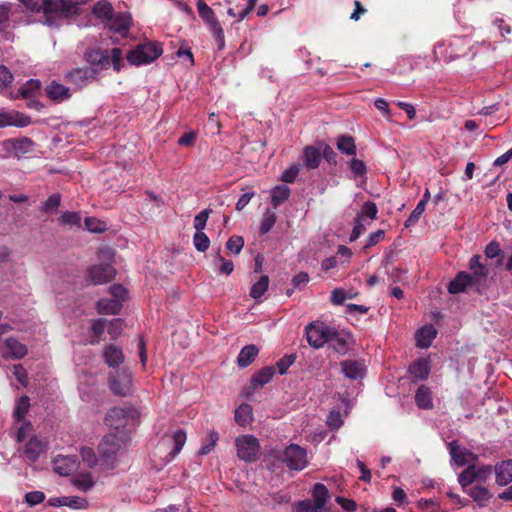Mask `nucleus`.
<instances>
[{
	"label": "nucleus",
	"instance_id": "obj_59",
	"mask_svg": "<svg viewBox=\"0 0 512 512\" xmlns=\"http://www.w3.org/2000/svg\"><path fill=\"white\" fill-rule=\"evenodd\" d=\"M349 168L354 174V177L363 176L367 170L365 163L362 160L356 158L350 160Z\"/></svg>",
	"mask_w": 512,
	"mask_h": 512
},
{
	"label": "nucleus",
	"instance_id": "obj_21",
	"mask_svg": "<svg viewBox=\"0 0 512 512\" xmlns=\"http://www.w3.org/2000/svg\"><path fill=\"white\" fill-rule=\"evenodd\" d=\"M46 445L43 441L38 439L37 437L31 438L23 449L24 457L29 462L36 461L42 453L45 452Z\"/></svg>",
	"mask_w": 512,
	"mask_h": 512
},
{
	"label": "nucleus",
	"instance_id": "obj_20",
	"mask_svg": "<svg viewBox=\"0 0 512 512\" xmlns=\"http://www.w3.org/2000/svg\"><path fill=\"white\" fill-rule=\"evenodd\" d=\"M107 23L111 31L119 33L122 36H126L131 25V17L127 13H118L116 15H112L111 19H109Z\"/></svg>",
	"mask_w": 512,
	"mask_h": 512
},
{
	"label": "nucleus",
	"instance_id": "obj_14",
	"mask_svg": "<svg viewBox=\"0 0 512 512\" xmlns=\"http://www.w3.org/2000/svg\"><path fill=\"white\" fill-rule=\"evenodd\" d=\"M96 70L91 67L75 68L65 74V79L72 83L77 90L85 87L90 80L94 79Z\"/></svg>",
	"mask_w": 512,
	"mask_h": 512
},
{
	"label": "nucleus",
	"instance_id": "obj_58",
	"mask_svg": "<svg viewBox=\"0 0 512 512\" xmlns=\"http://www.w3.org/2000/svg\"><path fill=\"white\" fill-rule=\"evenodd\" d=\"M218 433L216 431H211L209 433V442L207 444H203L200 448L198 454L199 455H207L209 454L216 446L218 442Z\"/></svg>",
	"mask_w": 512,
	"mask_h": 512
},
{
	"label": "nucleus",
	"instance_id": "obj_35",
	"mask_svg": "<svg viewBox=\"0 0 512 512\" xmlns=\"http://www.w3.org/2000/svg\"><path fill=\"white\" fill-rule=\"evenodd\" d=\"M290 189L286 185H278L271 191V202L273 206L276 208L285 201L288 200L290 196Z\"/></svg>",
	"mask_w": 512,
	"mask_h": 512
},
{
	"label": "nucleus",
	"instance_id": "obj_39",
	"mask_svg": "<svg viewBox=\"0 0 512 512\" xmlns=\"http://www.w3.org/2000/svg\"><path fill=\"white\" fill-rule=\"evenodd\" d=\"M81 220H82V218H81L80 213L70 212V211L63 212L58 219L59 224H61L63 226H68L70 228H73V227L80 228Z\"/></svg>",
	"mask_w": 512,
	"mask_h": 512
},
{
	"label": "nucleus",
	"instance_id": "obj_26",
	"mask_svg": "<svg viewBox=\"0 0 512 512\" xmlns=\"http://www.w3.org/2000/svg\"><path fill=\"white\" fill-rule=\"evenodd\" d=\"M76 469V458L72 456L59 457L54 461V470L62 476L71 474Z\"/></svg>",
	"mask_w": 512,
	"mask_h": 512
},
{
	"label": "nucleus",
	"instance_id": "obj_19",
	"mask_svg": "<svg viewBox=\"0 0 512 512\" xmlns=\"http://www.w3.org/2000/svg\"><path fill=\"white\" fill-rule=\"evenodd\" d=\"M115 275V269L109 264L95 265L89 269V278L94 284L110 281Z\"/></svg>",
	"mask_w": 512,
	"mask_h": 512
},
{
	"label": "nucleus",
	"instance_id": "obj_38",
	"mask_svg": "<svg viewBox=\"0 0 512 512\" xmlns=\"http://www.w3.org/2000/svg\"><path fill=\"white\" fill-rule=\"evenodd\" d=\"M469 495L476 501L480 506H485L488 500L491 498V494L486 487L476 485L469 491Z\"/></svg>",
	"mask_w": 512,
	"mask_h": 512
},
{
	"label": "nucleus",
	"instance_id": "obj_23",
	"mask_svg": "<svg viewBox=\"0 0 512 512\" xmlns=\"http://www.w3.org/2000/svg\"><path fill=\"white\" fill-rule=\"evenodd\" d=\"M496 482L505 486L512 481V459L506 460L495 466Z\"/></svg>",
	"mask_w": 512,
	"mask_h": 512
},
{
	"label": "nucleus",
	"instance_id": "obj_63",
	"mask_svg": "<svg viewBox=\"0 0 512 512\" xmlns=\"http://www.w3.org/2000/svg\"><path fill=\"white\" fill-rule=\"evenodd\" d=\"M12 80V73L5 66L0 65V91L6 89Z\"/></svg>",
	"mask_w": 512,
	"mask_h": 512
},
{
	"label": "nucleus",
	"instance_id": "obj_41",
	"mask_svg": "<svg viewBox=\"0 0 512 512\" xmlns=\"http://www.w3.org/2000/svg\"><path fill=\"white\" fill-rule=\"evenodd\" d=\"M269 286V277L262 275L259 280L251 287L250 296L253 299H259L267 291Z\"/></svg>",
	"mask_w": 512,
	"mask_h": 512
},
{
	"label": "nucleus",
	"instance_id": "obj_57",
	"mask_svg": "<svg viewBox=\"0 0 512 512\" xmlns=\"http://www.w3.org/2000/svg\"><path fill=\"white\" fill-rule=\"evenodd\" d=\"M425 208H426V206L423 204V202H419L417 204V206L415 207V209L411 212L408 219L405 221V227H410V226L415 225L417 223V221L419 220L420 216L425 211Z\"/></svg>",
	"mask_w": 512,
	"mask_h": 512
},
{
	"label": "nucleus",
	"instance_id": "obj_13",
	"mask_svg": "<svg viewBox=\"0 0 512 512\" xmlns=\"http://www.w3.org/2000/svg\"><path fill=\"white\" fill-rule=\"evenodd\" d=\"M448 449L452 460L458 466L474 464L478 458L471 450L460 446L456 440L448 443Z\"/></svg>",
	"mask_w": 512,
	"mask_h": 512
},
{
	"label": "nucleus",
	"instance_id": "obj_8",
	"mask_svg": "<svg viewBox=\"0 0 512 512\" xmlns=\"http://www.w3.org/2000/svg\"><path fill=\"white\" fill-rule=\"evenodd\" d=\"M89 0H52V18L58 26L64 18L75 15L79 11V6Z\"/></svg>",
	"mask_w": 512,
	"mask_h": 512
},
{
	"label": "nucleus",
	"instance_id": "obj_51",
	"mask_svg": "<svg viewBox=\"0 0 512 512\" xmlns=\"http://www.w3.org/2000/svg\"><path fill=\"white\" fill-rule=\"evenodd\" d=\"M193 244L197 251L205 252L209 248L210 240L204 232H195Z\"/></svg>",
	"mask_w": 512,
	"mask_h": 512
},
{
	"label": "nucleus",
	"instance_id": "obj_4",
	"mask_svg": "<svg viewBox=\"0 0 512 512\" xmlns=\"http://www.w3.org/2000/svg\"><path fill=\"white\" fill-rule=\"evenodd\" d=\"M136 417V411L131 408L113 407L111 408L105 417V423L111 429L121 432V429H125L130 425Z\"/></svg>",
	"mask_w": 512,
	"mask_h": 512
},
{
	"label": "nucleus",
	"instance_id": "obj_12",
	"mask_svg": "<svg viewBox=\"0 0 512 512\" xmlns=\"http://www.w3.org/2000/svg\"><path fill=\"white\" fill-rule=\"evenodd\" d=\"M4 149L15 157L31 153L34 150L35 143L28 137L11 138L3 142Z\"/></svg>",
	"mask_w": 512,
	"mask_h": 512
},
{
	"label": "nucleus",
	"instance_id": "obj_29",
	"mask_svg": "<svg viewBox=\"0 0 512 512\" xmlns=\"http://www.w3.org/2000/svg\"><path fill=\"white\" fill-rule=\"evenodd\" d=\"M104 360L110 367H115L121 364L124 360L122 350L114 345H109L104 349Z\"/></svg>",
	"mask_w": 512,
	"mask_h": 512
},
{
	"label": "nucleus",
	"instance_id": "obj_52",
	"mask_svg": "<svg viewBox=\"0 0 512 512\" xmlns=\"http://www.w3.org/2000/svg\"><path fill=\"white\" fill-rule=\"evenodd\" d=\"M85 226L88 231L93 233H102L107 229L105 222L94 217H87L85 219Z\"/></svg>",
	"mask_w": 512,
	"mask_h": 512
},
{
	"label": "nucleus",
	"instance_id": "obj_62",
	"mask_svg": "<svg viewBox=\"0 0 512 512\" xmlns=\"http://www.w3.org/2000/svg\"><path fill=\"white\" fill-rule=\"evenodd\" d=\"M25 500L29 506H35L45 500V494L41 491H31L26 493Z\"/></svg>",
	"mask_w": 512,
	"mask_h": 512
},
{
	"label": "nucleus",
	"instance_id": "obj_28",
	"mask_svg": "<svg viewBox=\"0 0 512 512\" xmlns=\"http://www.w3.org/2000/svg\"><path fill=\"white\" fill-rule=\"evenodd\" d=\"M258 352V348L253 344L244 346L237 357L238 365L242 368L248 367L254 361Z\"/></svg>",
	"mask_w": 512,
	"mask_h": 512
},
{
	"label": "nucleus",
	"instance_id": "obj_32",
	"mask_svg": "<svg viewBox=\"0 0 512 512\" xmlns=\"http://www.w3.org/2000/svg\"><path fill=\"white\" fill-rule=\"evenodd\" d=\"M275 373V369L272 366H266L261 368L252 376V385L254 388L257 386H264L272 379Z\"/></svg>",
	"mask_w": 512,
	"mask_h": 512
},
{
	"label": "nucleus",
	"instance_id": "obj_60",
	"mask_svg": "<svg viewBox=\"0 0 512 512\" xmlns=\"http://www.w3.org/2000/svg\"><path fill=\"white\" fill-rule=\"evenodd\" d=\"M124 327V323L122 319H113L109 322L108 333L110 334L112 339H117Z\"/></svg>",
	"mask_w": 512,
	"mask_h": 512
},
{
	"label": "nucleus",
	"instance_id": "obj_11",
	"mask_svg": "<svg viewBox=\"0 0 512 512\" xmlns=\"http://www.w3.org/2000/svg\"><path fill=\"white\" fill-rule=\"evenodd\" d=\"M20 2L32 12H43V23L50 27H58L52 18V0H20Z\"/></svg>",
	"mask_w": 512,
	"mask_h": 512
},
{
	"label": "nucleus",
	"instance_id": "obj_5",
	"mask_svg": "<svg viewBox=\"0 0 512 512\" xmlns=\"http://www.w3.org/2000/svg\"><path fill=\"white\" fill-rule=\"evenodd\" d=\"M109 388L117 396H127L132 389V374L126 369H117L109 376Z\"/></svg>",
	"mask_w": 512,
	"mask_h": 512
},
{
	"label": "nucleus",
	"instance_id": "obj_50",
	"mask_svg": "<svg viewBox=\"0 0 512 512\" xmlns=\"http://www.w3.org/2000/svg\"><path fill=\"white\" fill-rule=\"evenodd\" d=\"M199 16L205 21L206 24L216 20L214 11L203 1L198 0L197 3Z\"/></svg>",
	"mask_w": 512,
	"mask_h": 512
},
{
	"label": "nucleus",
	"instance_id": "obj_3",
	"mask_svg": "<svg viewBox=\"0 0 512 512\" xmlns=\"http://www.w3.org/2000/svg\"><path fill=\"white\" fill-rule=\"evenodd\" d=\"M235 446L237 456L245 462H254L258 459L260 453V444L253 435H242L236 438Z\"/></svg>",
	"mask_w": 512,
	"mask_h": 512
},
{
	"label": "nucleus",
	"instance_id": "obj_44",
	"mask_svg": "<svg viewBox=\"0 0 512 512\" xmlns=\"http://www.w3.org/2000/svg\"><path fill=\"white\" fill-rule=\"evenodd\" d=\"M30 407V400L28 396H22L18 399L15 409H14V417L17 421H21L24 419L28 409Z\"/></svg>",
	"mask_w": 512,
	"mask_h": 512
},
{
	"label": "nucleus",
	"instance_id": "obj_40",
	"mask_svg": "<svg viewBox=\"0 0 512 512\" xmlns=\"http://www.w3.org/2000/svg\"><path fill=\"white\" fill-rule=\"evenodd\" d=\"M235 421L245 426L252 421V408L249 404H241L235 411Z\"/></svg>",
	"mask_w": 512,
	"mask_h": 512
},
{
	"label": "nucleus",
	"instance_id": "obj_42",
	"mask_svg": "<svg viewBox=\"0 0 512 512\" xmlns=\"http://www.w3.org/2000/svg\"><path fill=\"white\" fill-rule=\"evenodd\" d=\"M214 265L217 267L218 272L225 275H230L234 270V264L231 260H227L220 255V248L214 259Z\"/></svg>",
	"mask_w": 512,
	"mask_h": 512
},
{
	"label": "nucleus",
	"instance_id": "obj_53",
	"mask_svg": "<svg viewBox=\"0 0 512 512\" xmlns=\"http://www.w3.org/2000/svg\"><path fill=\"white\" fill-rule=\"evenodd\" d=\"M378 208L376 204L372 201H367L363 204L361 211L358 213L357 217H361L363 220L364 217H368L370 219H375L377 217Z\"/></svg>",
	"mask_w": 512,
	"mask_h": 512
},
{
	"label": "nucleus",
	"instance_id": "obj_64",
	"mask_svg": "<svg viewBox=\"0 0 512 512\" xmlns=\"http://www.w3.org/2000/svg\"><path fill=\"white\" fill-rule=\"evenodd\" d=\"M295 356L294 355H286L281 358L277 363V369L279 374L283 375L287 372L288 368L294 363Z\"/></svg>",
	"mask_w": 512,
	"mask_h": 512
},
{
	"label": "nucleus",
	"instance_id": "obj_46",
	"mask_svg": "<svg viewBox=\"0 0 512 512\" xmlns=\"http://www.w3.org/2000/svg\"><path fill=\"white\" fill-rule=\"evenodd\" d=\"M73 484L79 490L86 492L93 487L94 481L90 474H80L73 479Z\"/></svg>",
	"mask_w": 512,
	"mask_h": 512
},
{
	"label": "nucleus",
	"instance_id": "obj_54",
	"mask_svg": "<svg viewBox=\"0 0 512 512\" xmlns=\"http://www.w3.org/2000/svg\"><path fill=\"white\" fill-rule=\"evenodd\" d=\"M211 212V209H204L194 217L193 226L196 232H203Z\"/></svg>",
	"mask_w": 512,
	"mask_h": 512
},
{
	"label": "nucleus",
	"instance_id": "obj_47",
	"mask_svg": "<svg viewBox=\"0 0 512 512\" xmlns=\"http://www.w3.org/2000/svg\"><path fill=\"white\" fill-rule=\"evenodd\" d=\"M172 440L174 447L173 450L170 452V455L174 457L182 450L186 442V433L183 430L178 429L173 433Z\"/></svg>",
	"mask_w": 512,
	"mask_h": 512
},
{
	"label": "nucleus",
	"instance_id": "obj_22",
	"mask_svg": "<svg viewBox=\"0 0 512 512\" xmlns=\"http://www.w3.org/2000/svg\"><path fill=\"white\" fill-rule=\"evenodd\" d=\"M468 288L473 289V286L469 278V273L464 271L459 272L448 285V291L451 294L464 292Z\"/></svg>",
	"mask_w": 512,
	"mask_h": 512
},
{
	"label": "nucleus",
	"instance_id": "obj_56",
	"mask_svg": "<svg viewBox=\"0 0 512 512\" xmlns=\"http://www.w3.org/2000/svg\"><path fill=\"white\" fill-rule=\"evenodd\" d=\"M244 246V240L241 236H232L226 242V248L233 254H239Z\"/></svg>",
	"mask_w": 512,
	"mask_h": 512
},
{
	"label": "nucleus",
	"instance_id": "obj_16",
	"mask_svg": "<svg viewBox=\"0 0 512 512\" xmlns=\"http://www.w3.org/2000/svg\"><path fill=\"white\" fill-rule=\"evenodd\" d=\"M31 124V118L15 110L0 109V128L15 126L26 127Z\"/></svg>",
	"mask_w": 512,
	"mask_h": 512
},
{
	"label": "nucleus",
	"instance_id": "obj_15",
	"mask_svg": "<svg viewBox=\"0 0 512 512\" xmlns=\"http://www.w3.org/2000/svg\"><path fill=\"white\" fill-rule=\"evenodd\" d=\"M351 342L352 336L350 333L338 331L332 327L327 344H329L336 353L345 355L349 350Z\"/></svg>",
	"mask_w": 512,
	"mask_h": 512
},
{
	"label": "nucleus",
	"instance_id": "obj_45",
	"mask_svg": "<svg viewBox=\"0 0 512 512\" xmlns=\"http://www.w3.org/2000/svg\"><path fill=\"white\" fill-rule=\"evenodd\" d=\"M41 83L37 79L28 80L20 89L19 93L23 98L32 97L39 91Z\"/></svg>",
	"mask_w": 512,
	"mask_h": 512
},
{
	"label": "nucleus",
	"instance_id": "obj_43",
	"mask_svg": "<svg viewBox=\"0 0 512 512\" xmlns=\"http://www.w3.org/2000/svg\"><path fill=\"white\" fill-rule=\"evenodd\" d=\"M276 220H277V216H276L275 212H273L271 209L267 208L263 214L261 225H260L261 234L268 233L275 225Z\"/></svg>",
	"mask_w": 512,
	"mask_h": 512
},
{
	"label": "nucleus",
	"instance_id": "obj_48",
	"mask_svg": "<svg viewBox=\"0 0 512 512\" xmlns=\"http://www.w3.org/2000/svg\"><path fill=\"white\" fill-rule=\"evenodd\" d=\"M458 481L463 488L476 481L475 464L469 465L464 471H462L459 474Z\"/></svg>",
	"mask_w": 512,
	"mask_h": 512
},
{
	"label": "nucleus",
	"instance_id": "obj_25",
	"mask_svg": "<svg viewBox=\"0 0 512 512\" xmlns=\"http://www.w3.org/2000/svg\"><path fill=\"white\" fill-rule=\"evenodd\" d=\"M4 344L8 349V353L4 354L5 357L21 359L27 354V347L15 338H7Z\"/></svg>",
	"mask_w": 512,
	"mask_h": 512
},
{
	"label": "nucleus",
	"instance_id": "obj_2",
	"mask_svg": "<svg viewBox=\"0 0 512 512\" xmlns=\"http://www.w3.org/2000/svg\"><path fill=\"white\" fill-rule=\"evenodd\" d=\"M162 54L161 47L156 43L140 44L127 54L130 64L146 65L157 59Z\"/></svg>",
	"mask_w": 512,
	"mask_h": 512
},
{
	"label": "nucleus",
	"instance_id": "obj_55",
	"mask_svg": "<svg viewBox=\"0 0 512 512\" xmlns=\"http://www.w3.org/2000/svg\"><path fill=\"white\" fill-rule=\"evenodd\" d=\"M60 202H61V197L59 194L55 193V194H52L48 197V199L46 201H44L41 206H40V209L43 211V212H51V211H55L59 206H60Z\"/></svg>",
	"mask_w": 512,
	"mask_h": 512
},
{
	"label": "nucleus",
	"instance_id": "obj_61",
	"mask_svg": "<svg viewBox=\"0 0 512 512\" xmlns=\"http://www.w3.org/2000/svg\"><path fill=\"white\" fill-rule=\"evenodd\" d=\"M81 458H82L83 462L86 463V465L89 468L94 467L97 463V457H96L93 449L88 448V447L81 449Z\"/></svg>",
	"mask_w": 512,
	"mask_h": 512
},
{
	"label": "nucleus",
	"instance_id": "obj_33",
	"mask_svg": "<svg viewBox=\"0 0 512 512\" xmlns=\"http://www.w3.org/2000/svg\"><path fill=\"white\" fill-rule=\"evenodd\" d=\"M337 149L346 155L352 156L356 154V145L352 136L340 135L336 140Z\"/></svg>",
	"mask_w": 512,
	"mask_h": 512
},
{
	"label": "nucleus",
	"instance_id": "obj_49",
	"mask_svg": "<svg viewBox=\"0 0 512 512\" xmlns=\"http://www.w3.org/2000/svg\"><path fill=\"white\" fill-rule=\"evenodd\" d=\"M207 25L209 26L210 31L212 32L213 36L215 37V39L218 43V48L220 50L223 49V47L225 45V36H224V31L221 27V24L216 19Z\"/></svg>",
	"mask_w": 512,
	"mask_h": 512
},
{
	"label": "nucleus",
	"instance_id": "obj_36",
	"mask_svg": "<svg viewBox=\"0 0 512 512\" xmlns=\"http://www.w3.org/2000/svg\"><path fill=\"white\" fill-rule=\"evenodd\" d=\"M92 12L96 17L107 23L113 15V7L107 1H100L94 5Z\"/></svg>",
	"mask_w": 512,
	"mask_h": 512
},
{
	"label": "nucleus",
	"instance_id": "obj_6",
	"mask_svg": "<svg viewBox=\"0 0 512 512\" xmlns=\"http://www.w3.org/2000/svg\"><path fill=\"white\" fill-rule=\"evenodd\" d=\"M481 256L474 255L469 261V278L471 280L473 289L481 292L486 287V282L489 275V268L480 262Z\"/></svg>",
	"mask_w": 512,
	"mask_h": 512
},
{
	"label": "nucleus",
	"instance_id": "obj_31",
	"mask_svg": "<svg viewBox=\"0 0 512 512\" xmlns=\"http://www.w3.org/2000/svg\"><path fill=\"white\" fill-rule=\"evenodd\" d=\"M122 308V303L114 299H100L97 303V309L100 314H117Z\"/></svg>",
	"mask_w": 512,
	"mask_h": 512
},
{
	"label": "nucleus",
	"instance_id": "obj_27",
	"mask_svg": "<svg viewBox=\"0 0 512 512\" xmlns=\"http://www.w3.org/2000/svg\"><path fill=\"white\" fill-rule=\"evenodd\" d=\"M303 160L307 169H316L321 163V150L314 146H307L303 152Z\"/></svg>",
	"mask_w": 512,
	"mask_h": 512
},
{
	"label": "nucleus",
	"instance_id": "obj_17",
	"mask_svg": "<svg viewBox=\"0 0 512 512\" xmlns=\"http://www.w3.org/2000/svg\"><path fill=\"white\" fill-rule=\"evenodd\" d=\"M46 96L57 103L69 100L72 96L71 89L65 85L53 80L45 87Z\"/></svg>",
	"mask_w": 512,
	"mask_h": 512
},
{
	"label": "nucleus",
	"instance_id": "obj_37",
	"mask_svg": "<svg viewBox=\"0 0 512 512\" xmlns=\"http://www.w3.org/2000/svg\"><path fill=\"white\" fill-rule=\"evenodd\" d=\"M415 401L419 408L428 409L432 407L431 391L426 386H420L415 395Z\"/></svg>",
	"mask_w": 512,
	"mask_h": 512
},
{
	"label": "nucleus",
	"instance_id": "obj_9",
	"mask_svg": "<svg viewBox=\"0 0 512 512\" xmlns=\"http://www.w3.org/2000/svg\"><path fill=\"white\" fill-rule=\"evenodd\" d=\"M124 439L125 434L123 432L110 433L103 437L98 449L102 459L105 462H109L110 460L114 459L115 455L123 445Z\"/></svg>",
	"mask_w": 512,
	"mask_h": 512
},
{
	"label": "nucleus",
	"instance_id": "obj_7",
	"mask_svg": "<svg viewBox=\"0 0 512 512\" xmlns=\"http://www.w3.org/2000/svg\"><path fill=\"white\" fill-rule=\"evenodd\" d=\"M281 459L289 469L296 471L303 470L308 463L306 450L297 444L286 447Z\"/></svg>",
	"mask_w": 512,
	"mask_h": 512
},
{
	"label": "nucleus",
	"instance_id": "obj_24",
	"mask_svg": "<svg viewBox=\"0 0 512 512\" xmlns=\"http://www.w3.org/2000/svg\"><path fill=\"white\" fill-rule=\"evenodd\" d=\"M436 335V329L432 325H426L417 331L416 345L420 348H428L432 344Z\"/></svg>",
	"mask_w": 512,
	"mask_h": 512
},
{
	"label": "nucleus",
	"instance_id": "obj_10",
	"mask_svg": "<svg viewBox=\"0 0 512 512\" xmlns=\"http://www.w3.org/2000/svg\"><path fill=\"white\" fill-rule=\"evenodd\" d=\"M332 327L324 323H312L306 327V338L310 346L321 348L328 342Z\"/></svg>",
	"mask_w": 512,
	"mask_h": 512
},
{
	"label": "nucleus",
	"instance_id": "obj_18",
	"mask_svg": "<svg viewBox=\"0 0 512 512\" xmlns=\"http://www.w3.org/2000/svg\"><path fill=\"white\" fill-rule=\"evenodd\" d=\"M344 376L351 380L362 379L366 372V366L360 360H344L340 363Z\"/></svg>",
	"mask_w": 512,
	"mask_h": 512
},
{
	"label": "nucleus",
	"instance_id": "obj_30",
	"mask_svg": "<svg viewBox=\"0 0 512 512\" xmlns=\"http://www.w3.org/2000/svg\"><path fill=\"white\" fill-rule=\"evenodd\" d=\"M409 373L416 379H426L430 373L429 362L426 359L416 360L410 365Z\"/></svg>",
	"mask_w": 512,
	"mask_h": 512
},
{
	"label": "nucleus",
	"instance_id": "obj_34",
	"mask_svg": "<svg viewBox=\"0 0 512 512\" xmlns=\"http://www.w3.org/2000/svg\"><path fill=\"white\" fill-rule=\"evenodd\" d=\"M312 496H313V505L316 506V508H319L320 510H322L324 508V505L328 499V489L326 488L325 485L321 484V483H317L315 484L314 488H313V491H312Z\"/></svg>",
	"mask_w": 512,
	"mask_h": 512
},
{
	"label": "nucleus",
	"instance_id": "obj_1",
	"mask_svg": "<svg viewBox=\"0 0 512 512\" xmlns=\"http://www.w3.org/2000/svg\"><path fill=\"white\" fill-rule=\"evenodd\" d=\"M87 57L92 65L99 66L101 69H108L113 66V69L119 72L123 66V55L120 48L92 50L87 54Z\"/></svg>",
	"mask_w": 512,
	"mask_h": 512
}]
</instances>
